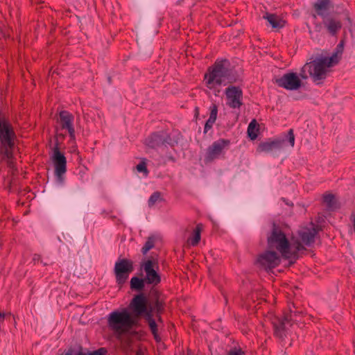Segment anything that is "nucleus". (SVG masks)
I'll return each instance as SVG.
<instances>
[{
	"label": "nucleus",
	"instance_id": "27",
	"mask_svg": "<svg viewBox=\"0 0 355 355\" xmlns=\"http://www.w3.org/2000/svg\"><path fill=\"white\" fill-rule=\"evenodd\" d=\"M286 139H288V143L290 144L291 147H293L295 145V136L293 133V130L290 129L287 133Z\"/></svg>",
	"mask_w": 355,
	"mask_h": 355
},
{
	"label": "nucleus",
	"instance_id": "11",
	"mask_svg": "<svg viewBox=\"0 0 355 355\" xmlns=\"http://www.w3.org/2000/svg\"><path fill=\"white\" fill-rule=\"evenodd\" d=\"M226 105L233 110H239L243 105L242 90L235 86H230L225 89Z\"/></svg>",
	"mask_w": 355,
	"mask_h": 355
},
{
	"label": "nucleus",
	"instance_id": "10",
	"mask_svg": "<svg viewBox=\"0 0 355 355\" xmlns=\"http://www.w3.org/2000/svg\"><path fill=\"white\" fill-rule=\"evenodd\" d=\"M268 245V250L261 254L257 259V263L264 268L265 270L272 269L277 267L281 261L280 257L272 249L276 248H270Z\"/></svg>",
	"mask_w": 355,
	"mask_h": 355
},
{
	"label": "nucleus",
	"instance_id": "8",
	"mask_svg": "<svg viewBox=\"0 0 355 355\" xmlns=\"http://www.w3.org/2000/svg\"><path fill=\"white\" fill-rule=\"evenodd\" d=\"M133 270V262L131 260L127 259H119L114 265V273L117 284L119 285L123 284Z\"/></svg>",
	"mask_w": 355,
	"mask_h": 355
},
{
	"label": "nucleus",
	"instance_id": "25",
	"mask_svg": "<svg viewBox=\"0 0 355 355\" xmlns=\"http://www.w3.org/2000/svg\"><path fill=\"white\" fill-rule=\"evenodd\" d=\"M162 200L161 193L159 191L154 192L148 199V204L150 207L155 205L157 202Z\"/></svg>",
	"mask_w": 355,
	"mask_h": 355
},
{
	"label": "nucleus",
	"instance_id": "31",
	"mask_svg": "<svg viewBox=\"0 0 355 355\" xmlns=\"http://www.w3.org/2000/svg\"><path fill=\"white\" fill-rule=\"evenodd\" d=\"M215 121L208 119L205 125V132H207L209 129H211Z\"/></svg>",
	"mask_w": 355,
	"mask_h": 355
},
{
	"label": "nucleus",
	"instance_id": "33",
	"mask_svg": "<svg viewBox=\"0 0 355 355\" xmlns=\"http://www.w3.org/2000/svg\"><path fill=\"white\" fill-rule=\"evenodd\" d=\"M354 231L355 232V214L352 215Z\"/></svg>",
	"mask_w": 355,
	"mask_h": 355
},
{
	"label": "nucleus",
	"instance_id": "20",
	"mask_svg": "<svg viewBox=\"0 0 355 355\" xmlns=\"http://www.w3.org/2000/svg\"><path fill=\"white\" fill-rule=\"evenodd\" d=\"M202 228L203 226L202 224H198L193 230L192 235L189 238L188 243L192 246H196L200 241Z\"/></svg>",
	"mask_w": 355,
	"mask_h": 355
},
{
	"label": "nucleus",
	"instance_id": "19",
	"mask_svg": "<svg viewBox=\"0 0 355 355\" xmlns=\"http://www.w3.org/2000/svg\"><path fill=\"white\" fill-rule=\"evenodd\" d=\"M263 18L268 21L273 28H282L285 24V21L282 19L274 14L266 13Z\"/></svg>",
	"mask_w": 355,
	"mask_h": 355
},
{
	"label": "nucleus",
	"instance_id": "3",
	"mask_svg": "<svg viewBox=\"0 0 355 355\" xmlns=\"http://www.w3.org/2000/svg\"><path fill=\"white\" fill-rule=\"evenodd\" d=\"M343 51V45L339 44L335 51L328 55H321L316 57L313 61L304 65L300 76L306 78V72H308L313 83L320 85L327 78L331 71V68L338 64Z\"/></svg>",
	"mask_w": 355,
	"mask_h": 355
},
{
	"label": "nucleus",
	"instance_id": "34",
	"mask_svg": "<svg viewBox=\"0 0 355 355\" xmlns=\"http://www.w3.org/2000/svg\"><path fill=\"white\" fill-rule=\"evenodd\" d=\"M136 355H144V352L141 349H139L137 352Z\"/></svg>",
	"mask_w": 355,
	"mask_h": 355
},
{
	"label": "nucleus",
	"instance_id": "5",
	"mask_svg": "<svg viewBox=\"0 0 355 355\" xmlns=\"http://www.w3.org/2000/svg\"><path fill=\"white\" fill-rule=\"evenodd\" d=\"M15 138L16 135L11 124L6 120H0V141L4 154L8 159L12 156Z\"/></svg>",
	"mask_w": 355,
	"mask_h": 355
},
{
	"label": "nucleus",
	"instance_id": "22",
	"mask_svg": "<svg viewBox=\"0 0 355 355\" xmlns=\"http://www.w3.org/2000/svg\"><path fill=\"white\" fill-rule=\"evenodd\" d=\"M324 202L330 210H334L337 208L336 201L333 194H326L324 196Z\"/></svg>",
	"mask_w": 355,
	"mask_h": 355
},
{
	"label": "nucleus",
	"instance_id": "18",
	"mask_svg": "<svg viewBox=\"0 0 355 355\" xmlns=\"http://www.w3.org/2000/svg\"><path fill=\"white\" fill-rule=\"evenodd\" d=\"M285 141L286 139H283L261 143L258 147V150L259 152L269 153L273 150L281 149L283 147Z\"/></svg>",
	"mask_w": 355,
	"mask_h": 355
},
{
	"label": "nucleus",
	"instance_id": "13",
	"mask_svg": "<svg viewBox=\"0 0 355 355\" xmlns=\"http://www.w3.org/2000/svg\"><path fill=\"white\" fill-rule=\"evenodd\" d=\"M277 84L287 90H297L302 86V80L300 76L293 72L284 74L276 80Z\"/></svg>",
	"mask_w": 355,
	"mask_h": 355
},
{
	"label": "nucleus",
	"instance_id": "15",
	"mask_svg": "<svg viewBox=\"0 0 355 355\" xmlns=\"http://www.w3.org/2000/svg\"><path fill=\"white\" fill-rule=\"evenodd\" d=\"M291 315L285 316L283 319L275 318L272 320V323L275 330V334L279 338H283L286 336V325L289 324L290 321L293 320V311L290 309ZM297 312H294L295 315Z\"/></svg>",
	"mask_w": 355,
	"mask_h": 355
},
{
	"label": "nucleus",
	"instance_id": "6",
	"mask_svg": "<svg viewBox=\"0 0 355 355\" xmlns=\"http://www.w3.org/2000/svg\"><path fill=\"white\" fill-rule=\"evenodd\" d=\"M230 143L229 140L224 139L215 141L207 148L205 155V162L208 163L223 157L225 154V151Z\"/></svg>",
	"mask_w": 355,
	"mask_h": 355
},
{
	"label": "nucleus",
	"instance_id": "23",
	"mask_svg": "<svg viewBox=\"0 0 355 355\" xmlns=\"http://www.w3.org/2000/svg\"><path fill=\"white\" fill-rule=\"evenodd\" d=\"M257 122L252 120L248 125V134L251 139H255L257 137Z\"/></svg>",
	"mask_w": 355,
	"mask_h": 355
},
{
	"label": "nucleus",
	"instance_id": "26",
	"mask_svg": "<svg viewBox=\"0 0 355 355\" xmlns=\"http://www.w3.org/2000/svg\"><path fill=\"white\" fill-rule=\"evenodd\" d=\"M136 168L138 172L144 173L145 176L148 175V171L146 168V163L144 160H142L139 164H137Z\"/></svg>",
	"mask_w": 355,
	"mask_h": 355
},
{
	"label": "nucleus",
	"instance_id": "37",
	"mask_svg": "<svg viewBox=\"0 0 355 355\" xmlns=\"http://www.w3.org/2000/svg\"><path fill=\"white\" fill-rule=\"evenodd\" d=\"M196 114H198V107L196 108Z\"/></svg>",
	"mask_w": 355,
	"mask_h": 355
},
{
	"label": "nucleus",
	"instance_id": "32",
	"mask_svg": "<svg viewBox=\"0 0 355 355\" xmlns=\"http://www.w3.org/2000/svg\"><path fill=\"white\" fill-rule=\"evenodd\" d=\"M64 355H87L82 352H76L73 349H69Z\"/></svg>",
	"mask_w": 355,
	"mask_h": 355
},
{
	"label": "nucleus",
	"instance_id": "2",
	"mask_svg": "<svg viewBox=\"0 0 355 355\" xmlns=\"http://www.w3.org/2000/svg\"><path fill=\"white\" fill-rule=\"evenodd\" d=\"M317 230L313 223L302 227L298 231V240L290 243L285 234L279 229L274 227L268 237L270 248H276L282 257L290 259L291 262L297 257V252L304 248V245L311 246L315 241Z\"/></svg>",
	"mask_w": 355,
	"mask_h": 355
},
{
	"label": "nucleus",
	"instance_id": "17",
	"mask_svg": "<svg viewBox=\"0 0 355 355\" xmlns=\"http://www.w3.org/2000/svg\"><path fill=\"white\" fill-rule=\"evenodd\" d=\"M146 144L150 148H155L162 145H171V139L165 132L154 133L146 139Z\"/></svg>",
	"mask_w": 355,
	"mask_h": 355
},
{
	"label": "nucleus",
	"instance_id": "4",
	"mask_svg": "<svg viewBox=\"0 0 355 355\" xmlns=\"http://www.w3.org/2000/svg\"><path fill=\"white\" fill-rule=\"evenodd\" d=\"M205 80L207 87L213 89L216 86L233 83L236 81V78L228 68V62L222 60L216 62L214 67L209 69V73L205 76Z\"/></svg>",
	"mask_w": 355,
	"mask_h": 355
},
{
	"label": "nucleus",
	"instance_id": "12",
	"mask_svg": "<svg viewBox=\"0 0 355 355\" xmlns=\"http://www.w3.org/2000/svg\"><path fill=\"white\" fill-rule=\"evenodd\" d=\"M51 159L54 164L55 175L59 180H62V175L67 171V159L63 153L56 145L53 149Z\"/></svg>",
	"mask_w": 355,
	"mask_h": 355
},
{
	"label": "nucleus",
	"instance_id": "21",
	"mask_svg": "<svg viewBox=\"0 0 355 355\" xmlns=\"http://www.w3.org/2000/svg\"><path fill=\"white\" fill-rule=\"evenodd\" d=\"M145 283L144 279L133 277L130 280V287L132 289L141 291L144 288Z\"/></svg>",
	"mask_w": 355,
	"mask_h": 355
},
{
	"label": "nucleus",
	"instance_id": "1",
	"mask_svg": "<svg viewBox=\"0 0 355 355\" xmlns=\"http://www.w3.org/2000/svg\"><path fill=\"white\" fill-rule=\"evenodd\" d=\"M164 304L159 299L148 302L143 293L135 295L129 304L131 313L127 309L112 311L107 316L109 329L116 339L121 340L124 335L128 334L139 324V318L142 316L157 341L160 340L157 333L158 322H162L161 314L164 311Z\"/></svg>",
	"mask_w": 355,
	"mask_h": 355
},
{
	"label": "nucleus",
	"instance_id": "28",
	"mask_svg": "<svg viewBox=\"0 0 355 355\" xmlns=\"http://www.w3.org/2000/svg\"><path fill=\"white\" fill-rule=\"evenodd\" d=\"M217 113H218V109H217L216 105L211 106V109H210V115H209V119L216 121V118H217Z\"/></svg>",
	"mask_w": 355,
	"mask_h": 355
},
{
	"label": "nucleus",
	"instance_id": "30",
	"mask_svg": "<svg viewBox=\"0 0 355 355\" xmlns=\"http://www.w3.org/2000/svg\"><path fill=\"white\" fill-rule=\"evenodd\" d=\"M228 355H244V352L241 349L234 348L228 352Z\"/></svg>",
	"mask_w": 355,
	"mask_h": 355
},
{
	"label": "nucleus",
	"instance_id": "16",
	"mask_svg": "<svg viewBox=\"0 0 355 355\" xmlns=\"http://www.w3.org/2000/svg\"><path fill=\"white\" fill-rule=\"evenodd\" d=\"M313 8L315 13L312 16L316 19L317 16H320L322 19L330 15L329 12L334 8V6L331 0H316L313 5Z\"/></svg>",
	"mask_w": 355,
	"mask_h": 355
},
{
	"label": "nucleus",
	"instance_id": "9",
	"mask_svg": "<svg viewBox=\"0 0 355 355\" xmlns=\"http://www.w3.org/2000/svg\"><path fill=\"white\" fill-rule=\"evenodd\" d=\"M322 19V23L314 21V28L316 32H321L325 28L327 32L331 35H336L342 28V23L340 19L332 16H327Z\"/></svg>",
	"mask_w": 355,
	"mask_h": 355
},
{
	"label": "nucleus",
	"instance_id": "36",
	"mask_svg": "<svg viewBox=\"0 0 355 355\" xmlns=\"http://www.w3.org/2000/svg\"><path fill=\"white\" fill-rule=\"evenodd\" d=\"M4 315H4V313H0V318H4Z\"/></svg>",
	"mask_w": 355,
	"mask_h": 355
},
{
	"label": "nucleus",
	"instance_id": "7",
	"mask_svg": "<svg viewBox=\"0 0 355 355\" xmlns=\"http://www.w3.org/2000/svg\"><path fill=\"white\" fill-rule=\"evenodd\" d=\"M158 268V263L155 259H148L142 262L141 269L146 274L144 278L146 283L153 286L160 283L161 277L157 272Z\"/></svg>",
	"mask_w": 355,
	"mask_h": 355
},
{
	"label": "nucleus",
	"instance_id": "14",
	"mask_svg": "<svg viewBox=\"0 0 355 355\" xmlns=\"http://www.w3.org/2000/svg\"><path fill=\"white\" fill-rule=\"evenodd\" d=\"M74 116L70 112L63 110L59 113L58 123L62 130H66L69 135L71 141L76 140L75 129L73 126Z\"/></svg>",
	"mask_w": 355,
	"mask_h": 355
},
{
	"label": "nucleus",
	"instance_id": "29",
	"mask_svg": "<svg viewBox=\"0 0 355 355\" xmlns=\"http://www.w3.org/2000/svg\"><path fill=\"white\" fill-rule=\"evenodd\" d=\"M107 350L105 348H100L97 350L88 353V355H105Z\"/></svg>",
	"mask_w": 355,
	"mask_h": 355
},
{
	"label": "nucleus",
	"instance_id": "35",
	"mask_svg": "<svg viewBox=\"0 0 355 355\" xmlns=\"http://www.w3.org/2000/svg\"><path fill=\"white\" fill-rule=\"evenodd\" d=\"M40 255L35 254L34 257H33V260L34 261H38L40 259Z\"/></svg>",
	"mask_w": 355,
	"mask_h": 355
},
{
	"label": "nucleus",
	"instance_id": "24",
	"mask_svg": "<svg viewBox=\"0 0 355 355\" xmlns=\"http://www.w3.org/2000/svg\"><path fill=\"white\" fill-rule=\"evenodd\" d=\"M155 239L153 236H149L141 249L144 254H146L155 245Z\"/></svg>",
	"mask_w": 355,
	"mask_h": 355
}]
</instances>
